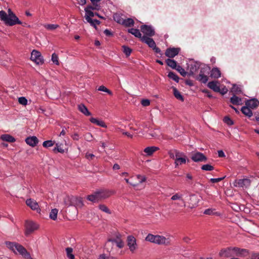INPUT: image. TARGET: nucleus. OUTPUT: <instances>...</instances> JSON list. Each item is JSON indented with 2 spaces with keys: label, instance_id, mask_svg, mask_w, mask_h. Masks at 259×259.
I'll use <instances>...</instances> for the list:
<instances>
[{
  "label": "nucleus",
  "instance_id": "obj_7",
  "mask_svg": "<svg viewBox=\"0 0 259 259\" xmlns=\"http://www.w3.org/2000/svg\"><path fill=\"white\" fill-rule=\"evenodd\" d=\"M251 181L248 179L235 180L233 182V185L235 187L248 188L250 186Z\"/></svg>",
  "mask_w": 259,
  "mask_h": 259
},
{
  "label": "nucleus",
  "instance_id": "obj_63",
  "mask_svg": "<svg viewBox=\"0 0 259 259\" xmlns=\"http://www.w3.org/2000/svg\"><path fill=\"white\" fill-rule=\"evenodd\" d=\"M141 104L143 106H148L150 105V102L148 99H143L141 101Z\"/></svg>",
  "mask_w": 259,
  "mask_h": 259
},
{
  "label": "nucleus",
  "instance_id": "obj_54",
  "mask_svg": "<svg viewBox=\"0 0 259 259\" xmlns=\"http://www.w3.org/2000/svg\"><path fill=\"white\" fill-rule=\"evenodd\" d=\"M176 152V149H171V150H170L168 152V155H169V156L170 158L175 160V158H176V156H175Z\"/></svg>",
  "mask_w": 259,
  "mask_h": 259
},
{
  "label": "nucleus",
  "instance_id": "obj_19",
  "mask_svg": "<svg viewBox=\"0 0 259 259\" xmlns=\"http://www.w3.org/2000/svg\"><path fill=\"white\" fill-rule=\"evenodd\" d=\"M26 143L31 147H34L38 143V140L35 136L27 137L25 140Z\"/></svg>",
  "mask_w": 259,
  "mask_h": 259
},
{
  "label": "nucleus",
  "instance_id": "obj_11",
  "mask_svg": "<svg viewBox=\"0 0 259 259\" xmlns=\"http://www.w3.org/2000/svg\"><path fill=\"white\" fill-rule=\"evenodd\" d=\"M127 242L130 251L133 252L137 247L136 238L133 236H128Z\"/></svg>",
  "mask_w": 259,
  "mask_h": 259
},
{
  "label": "nucleus",
  "instance_id": "obj_36",
  "mask_svg": "<svg viewBox=\"0 0 259 259\" xmlns=\"http://www.w3.org/2000/svg\"><path fill=\"white\" fill-rule=\"evenodd\" d=\"M135 22L132 18H127L123 20V23L122 25L125 27H131L134 25Z\"/></svg>",
  "mask_w": 259,
  "mask_h": 259
},
{
  "label": "nucleus",
  "instance_id": "obj_50",
  "mask_svg": "<svg viewBox=\"0 0 259 259\" xmlns=\"http://www.w3.org/2000/svg\"><path fill=\"white\" fill-rule=\"evenodd\" d=\"M201 169L206 171H211L214 169V167L210 164H204L201 166Z\"/></svg>",
  "mask_w": 259,
  "mask_h": 259
},
{
  "label": "nucleus",
  "instance_id": "obj_1",
  "mask_svg": "<svg viewBox=\"0 0 259 259\" xmlns=\"http://www.w3.org/2000/svg\"><path fill=\"white\" fill-rule=\"evenodd\" d=\"M0 18L2 21L5 22L6 24L9 26H13L16 24H22V22L10 9L8 10V15L5 11H1Z\"/></svg>",
  "mask_w": 259,
  "mask_h": 259
},
{
  "label": "nucleus",
  "instance_id": "obj_13",
  "mask_svg": "<svg viewBox=\"0 0 259 259\" xmlns=\"http://www.w3.org/2000/svg\"><path fill=\"white\" fill-rule=\"evenodd\" d=\"M26 204L27 206L30 207L31 209L36 210L37 212H40V209L39 207V205L34 200L31 198L28 199L26 201Z\"/></svg>",
  "mask_w": 259,
  "mask_h": 259
},
{
  "label": "nucleus",
  "instance_id": "obj_3",
  "mask_svg": "<svg viewBox=\"0 0 259 259\" xmlns=\"http://www.w3.org/2000/svg\"><path fill=\"white\" fill-rule=\"evenodd\" d=\"M231 248H228L227 249H222L219 255L221 257H229L230 256V250ZM237 255H243L244 253H246V250L244 249H240L238 247H234L232 249Z\"/></svg>",
  "mask_w": 259,
  "mask_h": 259
},
{
  "label": "nucleus",
  "instance_id": "obj_20",
  "mask_svg": "<svg viewBox=\"0 0 259 259\" xmlns=\"http://www.w3.org/2000/svg\"><path fill=\"white\" fill-rule=\"evenodd\" d=\"M207 87L215 92H220V87L218 85V82L211 81L208 83Z\"/></svg>",
  "mask_w": 259,
  "mask_h": 259
},
{
  "label": "nucleus",
  "instance_id": "obj_24",
  "mask_svg": "<svg viewBox=\"0 0 259 259\" xmlns=\"http://www.w3.org/2000/svg\"><path fill=\"white\" fill-rule=\"evenodd\" d=\"M159 149V148L155 146H151L145 148L144 150V152H145L147 155L150 156L152 155L154 152L156 151Z\"/></svg>",
  "mask_w": 259,
  "mask_h": 259
},
{
  "label": "nucleus",
  "instance_id": "obj_9",
  "mask_svg": "<svg viewBox=\"0 0 259 259\" xmlns=\"http://www.w3.org/2000/svg\"><path fill=\"white\" fill-rule=\"evenodd\" d=\"M209 70V68L207 67L201 68L200 73L197 77V79L202 83H206L208 80V77L205 73L206 71H207V73H208Z\"/></svg>",
  "mask_w": 259,
  "mask_h": 259
},
{
  "label": "nucleus",
  "instance_id": "obj_56",
  "mask_svg": "<svg viewBox=\"0 0 259 259\" xmlns=\"http://www.w3.org/2000/svg\"><path fill=\"white\" fill-rule=\"evenodd\" d=\"M224 121L228 125H232L233 124V120L228 116H225L224 118Z\"/></svg>",
  "mask_w": 259,
  "mask_h": 259
},
{
  "label": "nucleus",
  "instance_id": "obj_8",
  "mask_svg": "<svg viewBox=\"0 0 259 259\" xmlns=\"http://www.w3.org/2000/svg\"><path fill=\"white\" fill-rule=\"evenodd\" d=\"M141 31L148 37H151L155 35V30L152 26L147 25H142L140 27Z\"/></svg>",
  "mask_w": 259,
  "mask_h": 259
},
{
  "label": "nucleus",
  "instance_id": "obj_10",
  "mask_svg": "<svg viewBox=\"0 0 259 259\" xmlns=\"http://www.w3.org/2000/svg\"><path fill=\"white\" fill-rule=\"evenodd\" d=\"M191 159L195 162H206V157L202 153L197 152L192 154Z\"/></svg>",
  "mask_w": 259,
  "mask_h": 259
},
{
  "label": "nucleus",
  "instance_id": "obj_23",
  "mask_svg": "<svg viewBox=\"0 0 259 259\" xmlns=\"http://www.w3.org/2000/svg\"><path fill=\"white\" fill-rule=\"evenodd\" d=\"M93 5H89L88 6L84 9L85 12V14H87V12H92V10H99L101 8V6L97 4V3H94V4H92Z\"/></svg>",
  "mask_w": 259,
  "mask_h": 259
},
{
  "label": "nucleus",
  "instance_id": "obj_44",
  "mask_svg": "<svg viewBox=\"0 0 259 259\" xmlns=\"http://www.w3.org/2000/svg\"><path fill=\"white\" fill-rule=\"evenodd\" d=\"M156 235H154L151 234H149L146 237L145 240L152 243H155Z\"/></svg>",
  "mask_w": 259,
  "mask_h": 259
},
{
  "label": "nucleus",
  "instance_id": "obj_26",
  "mask_svg": "<svg viewBox=\"0 0 259 259\" xmlns=\"http://www.w3.org/2000/svg\"><path fill=\"white\" fill-rule=\"evenodd\" d=\"M128 32L132 34L135 37L140 38L141 40H142V37L143 36L142 35V34L139 29L136 28L128 29Z\"/></svg>",
  "mask_w": 259,
  "mask_h": 259
},
{
  "label": "nucleus",
  "instance_id": "obj_39",
  "mask_svg": "<svg viewBox=\"0 0 259 259\" xmlns=\"http://www.w3.org/2000/svg\"><path fill=\"white\" fill-rule=\"evenodd\" d=\"M186 162V156H184L182 157L179 158L178 159H176L175 163L176 166L181 165L182 164H185Z\"/></svg>",
  "mask_w": 259,
  "mask_h": 259
},
{
  "label": "nucleus",
  "instance_id": "obj_52",
  "mask_svg": "<svg viewBox=\"0 0 259 259\" xmlns=\"http://www.w3.org/2000/svg\"><path fill=\"white\" fill-rule=\"evenodd\" d=\"M52 61L56 65H59V62L58 60V55L56 53H53L52 55Z\"/></svg>",
  "mask_w": 259,
  "mask_h": 259
},
{
  "label": "nucleus",
  "instance_id": "obj_64",
  "mask_svg": "<svg viewBox=\"0 0 259 259\" xmlns=\"http://www.w3.org/2000/svg\"><path fill=\"white\" fill-rule=\"evenodd\" d=\"M191 240V238L188 236H185L183 238V241L187 243H190Z\"/></svg>",
  "mask_w": 259,
  "mask_h": 259
},
{
  "label": "nucleus",
  "instance_id": "obj_35",
  "mask_svg": "<svg viewBox=\"0 0 259 259\" xmlns=\"http://www.w3.org/2000/svg\"><path fill=\"white\" fill-rule=\"evenodd\" d=\"M211 76L215 78H218L221 76V71L218 68H212L211 71Z\"/></svg>",
  "mask_w": 259,
  "mask_h": 259
},
{
  "label": "nucleus",
  "instance_id": "obj_61",
  "mask_svg": "<svg viewBox=\"0 0 259 259\" xmlns=\"http://www.w3.org/2000/svg\"><path fill=\"white\" fill-rule=\"evenodd\" d=\"M225 177H222V178H212L210 180V181L212 183H218L225 178Z\"/></svg>",
  "mask_w": 259,
  "mask_h": 259
},
{
  "label": "nucleus",
  "instance_id": "obj_18",
  "mask_svg": "<svg viewBox=\"0 0 259 259\" xmlns=\"http://www.w3.org/2000/svg\"><path fill=\"white\" fill-rule=\"evenodd\" d=\"M115 245L113 241V238H109L108 239L105 243V249L109 252H111L113 251L114 246Z\"/></svg>",
  "mask_w": 259,
  "mask_h": 259
},
{
  "label": "nucleus",
  "instance_id": "obj_45",
  "mask_svg": "<svg viewBox=\"0 0 259 259\" xmlns=\"http://www.w3.org/2000/svg\"><path fill=\"white\" fill-rule=\"evenodd\" d=\"M44 27L48 30H53L56 29L57 28H58L59 25L57 24H45Z\"/></svg>",
  "mask_w": 259,
  "mask_h": 259
},
{
  "label": "nucleus",
  "instance_id": "obj_48",
  "mask_svg": "<svg viewBox=\"0 0 259 259\" xmlns=\"http://www.w3.org/2000/svg\"><path fill=\"white\" fill-rule=\"evenodd\" d=\"M54 144H55L54 141H53L51 140H48V141H46L42 143V146L44 147L48 148V147L53 146L54 145Z\"/></svg>",
  "mask_w": 259,
  "mask_h": 259
},
{
  "label": "nucleus",
  "instance_id": "obj_57",
  "mask_svg": "<svg viewBox=\"0 0 259 259\" xmlns=\"http://www.w3.org/2000/svg\"><path fill=\"white\" fill-rule=\"evenodd\" d=\"M232 92L236 93H240L241 90L240 88L237 85L234 84L232 88Z\"/></svg>",
  "mask_w": 259,
  "mask_h": 259
},
{
  "label": "nucleus",
  "instance_id": "obj_29",
  "mask_svg": "<svg viewBox=\"0 0 259 259\" xmlns=\"http://www.w3.org/2000/svg\"><path fill=\"white\" fill-rule=\"evenodd\" d=\"M90 121L94 124H96L97 125H99L100 126L103 127H106V125L105 122L102 120H99L97 118L92 117L90 118Z\"/></svg>",
  "mask_w": 259,
  "mask_h": 259
},
{
  "label": "nucleus",
  "instance_id": "obj_22",
  "mask_svg": "<svg viewBox=\"0 0 259 259\" xmlns=\"http://www.w3.org/2000/svg\"><path fill=\"white\" fill-rule=\"evenodd\" d=\"M190 68V75H193L197 72L200 67V65L197 62H194L189 66Z\"/></svg>",
  "mask_w": 259,
  "mask_h": 259
},
{
  "label": "nucleus",
  "instance_id": "obj_34",
  "mask_svg": "<svg viewBox=\"0 0 259 259\" xmlns=\"http://www.w3.org/2000/svg\"><path fill=\"white\" fill-rule=\"evenodd\" d=\"M166 64L172 69H176L178 65L177 64V62L170 59H167L165 60Z\"/></svg>",
  "mask_w": 259,
  "mask_h": 259
},
{
  "label": "nucleus",
  "instance_id": "obj_46",
  "mask_svg": "<svg viewBox=\"0 0 259 259\" xmlns=\"http://www.w3.org/2000/svg\"><path fill=\"white\" fill-rule=\"evenodd\" d=\"M18 243H14V242H6V245L7 246V247L10 248V249H11L12 250H13L14 252H15V248H16V245H17Z\"/></svg>",
  "mask_w": 259,
  "mask_h": 259
},
{
  "label": "nucleus",
  "instance_id": "obj_28",
  "mask_svg": "<svg viewBox=\"0 0 259 259\" xmlns=\"http://www.w3.org/2000/svg\"><path fill=\"white\" fill-rule=\"evenodd\" d=\"M54 152H60L63 153L65 152V148L64 145L62 143H57L56 144V147L53 149Z\"/></svg>",
  "mask_w": 259,
  "mask_h": 259
},
{
  "label": "nucleus",
  "instance_id": "obj_33",
  "mask_svg": "<svg viewBox=\"0 0 259 259\" xmlns=\"http://www.w3.org/2000/svg\"><path fill=\"white\" fill-rule=\"evenodd\" d=\"M72 199L73 200V205L79 207H81L83 205V202L81 198L72 196Z\"/></svg>",
  "mask_w": 259,
  "mask_h": 259
},
{
  "label": "nucleus",
  "instance_id": "obj_30",
  "mask_svg": "<svg viewBox=\"0 0 259 259\" xmlns=\"http://www.w3.org/2000/svg\"><path fill=\"white\" fill-rule=\"evenodd\" d=\"M230 102L233 105H241L242 104L241 99L235 95L231 98Z\"/></svg>",
  "mask_w": 259,
  "mask_h": 259
},
{
  "label": "nucleus",
  "instance_id": "obj_43",
  "mask_svg": "<svg viewBox=\"0 0 259 259\" xmlns=\"http://www.w3.org/2000/svg\"><path fill=\"white\" fill-rule=\"evenodd\" d=\"M58 210L56 208L52 209L50 213V218L53 220H56L57 217Z\"/></svg>",
  "mask_w": 259,
  "mask_h": 259
},
{
  "label": "nucleus",
  "instance_id": "obj_4",
  "mask_svg": "<svg viewBox=\"0 0 259 259\" xmlns=\"http://www.w3.org/2000/svg\"><path fill=\"white\" fill-rule=\"evenodd\" d=\"M30 59L37 65H42L44 63L41 53L35 50H33L31 52Z\"/></svg>",
  "mask_w": 259,
  "mask_h": 259
},
{
  "label": "nucleus",
  "instance_id": "obj_59",
  "mask_svg": "<svg viewBox=\"0 0 259 259\" xmlns=\"http://www.w3.org/2000/svg\"><path fill=\"white\" fill-rule=\"evenodd\" d=\"M137 177L139 180L140 183H142L146 181V178L145 176L138 175Z\"/></svg>",
  "mask_w": 259,
  "mask_h": 259
},
{
  "label": "nucleus",
  "instance_id": "obj_42",
  "mask_svg": "<svg viewBox=\"0 0 259 259\" xmlns=\"http://www.w3.org/2000/svg\"><path fill=\"white\" fill-rule=\"evenodd\" d=\"M114 20L118 23L120 24H122L123 23L124 19L122 18L120 15L118 14H115L113 15Z\"/></svg>",
  "mask_w": 259,
  "mask_h": 259
},
{
  "label": "nucleus",
  "instance_id": "obj_5",
  "mask_svg": "<svg viewBox=\"0 0 259 259\" xmlns=\"http://www.w3.org/2000/svg\"><path fill=\"white\" fill-rule=\"evenodd\" d=\"M38 228V225L32 221H27L25 222V235L28 236Z\"/></svg>",
  "mask_w": 259,
  "mask_h": 259
},
{
  "label": "nucleus",
  "instance_id": "obj_51",
  "mask_svg": "<svg viewBox=\"0 0 259 259\" xmlns=\"http://www.w3.org/2000/svg\"><path fill=\"white\" fill-rule=\"evenodd\" d=\"M123 52L127 56H128L132 53V49L128 47L123 46H122Z\"/></svg>",
  "mask_w": 259,
  "mask_h": 259
},
{
  "label": "nucleus",
  "instance_id": "obj_49",
  "mask_svg": "<svg viewBox=\"0 0 259 259\" xmlns=\"http://www.w3.org/2000/svg\"><path fill=\"white\" fill-rule=\"evenodd\" d=\"M98 90L100 91H102V92H106V93H108L110 95H113L112 92L110 90L108 89L107 88H106L105 86H104V85L100 86L99 87V88H98Z\"/></svg>",
  "mask_w": 259,
  "mask_h": 259
},
{
  "label": "nucleus",
  "instance_id": "obj_16",
  "mask_svg": "<svg viewBox=\"0 0 259 259\" xmlns=\"http://www.w3.org/2000/svg\"><path fill=\"white\" fill-rule=\"evenodd\" d=\"M141 41L148 45V46L152 49L155 47L156 44L155 41H154L153 39L150 38V37L143 35Z\"/></svg>",
  "mask_w": 259,
  "mask_h": 259
},
{
  "label": "nucleus",
  "instance_id": "obj_32",
  "mask_svg": "<svg viewBox=\"0 0 259 259\" xmlns=\"http://www.w3.org/2000/svg\"><path fill=\"white\" fill-rule=\"evenodd\" d=\"M173 94L175 98L181 101H184V97L181 95V93L175 88L172 87Z\"/></svg>",
  "mask_w": 259,
  "mask_h": 259
},
{
  "label": "nucleus",
  "instance_id": "obj_38",
  "mask_svg": "<svg viewBox=\"0 0 259 259\" xmlns=\"http://www.w3.org/2000/svg\"><path fill=\"white\" fill-rule=\"evenodd\" d=\"M73 196H67L64 199V203L66 206L73 205Z\"/></svg>",
  "mask_w": 259,
  "mask_h": 259
},
{
  "label": "nucleus",
  "instance_id": "obj_15",
  "mask_svg": "<svg viewBox=\"0 0 259 259\" xmlns=\"http://www.w3.org/2000/svg\"><path fill=\"white\" fill-rule=\"evenodd\" d=\"M15 250H16L20 254L22 255L25 257H29L30 256L29 253L27 252L26 249L21 245L18 243L16 245Z\"/></svg>",
  "mask_w": 259,
  "mask_h": 259
},
{
  "label": "nucleus",
  "instance_id": "obj_12",
  "mask_svg": "<svg viewBox=\"0 0 259 259\" xmlns=\"http://www.w3.org/2000/svg\"><path fill=\"white\" fill-rule=\"evenodd\" d=\"M155 243L158 245H169L170 244V240L163 236L156 235Z\"/></svg>",
  "mask_w": 259,
  "mask_h": 259
},
{
  "label": "nucleus",
  "instance_id": "obj_62",
  "mask_svg": "<svg viewBox=\"0 0 259 259\" xmlns=\"http://www.w3.org/2000/svg\"><path fill=\"white\" fill-rule=\"evenodd\" d=\"M98 259H116L115 257L113 256H107L105 254H101Z\"/></svg>",
  "mask_w": 259,
  "mask_h": 259
},
{
  "label": "nucleus",
  "instance_id": "obj_14",
  "mask_svg": "<svg viewBox=\"0 0 259 259\" xmlns=\"http://www.w3.org/2000/svg\"><path fill=\"white\" fill-rule=\"evenodd\" d=\"M180 51V48H169L166 50L165 55L169 58H174L179 54Z\"/></svg>",
  "mask_w": 259,
  "mask_h": 259
},
{
  "label": "nucleus",
  "instance_id": "obj_41",
  "mask_svg": "<svg viewBox=\"0 0 259 259\" xmlns=\"http://www.w3.org/2000/svg\"><path fill=\"white\" fill-rule=\"evenodd\" d=\"M167 76H168V77L169 78L173 79L174 80H175L177 82H178L179 81V76L175 73H174V72L170 71L168 73Z\"/></svg>",
  "mask_w": 259,
  "mask_h": 259
},
{
  "label": "nucleus",
  "instance_id": "obj_6",
  "mask_svg": "<svg viewBox=\"0 0 259 259\" xmlns=\"http://www.w3.org/2000/svg\"><path fill=\"white\" fill-rule=\"evenodd\" d=\"M94 17V12H87L85 14L84 18L87 21L93 26L95 28L97 29V25L100 24V21L97 19H93L92 17Z\"/></svg>",
  "mask_w": 259,
  "mask_h": 259
},
{
  "label": "nucleus",
  "instance_id": "obj_40",
  "mask_svg": "<svg viewBox=\"0 0 259 259\" xmlns=\"http://www.w3.org/2000/svg\"><path fill=\"white\" fill-rule=\"evenodd\" d=\"M67 256L69 259H74V255L72 254L73 249L71 247H67L66 248Z\"/></svg>",
  "mask_w": 259,
  "mask_h": 259
},
{
  "label": "nucleus",
  "instance_id": "obj_21",
  "mask_svg": "<svg viewBox=\"0 0 259 259\" xmlns=\"http://www.w3.org/2000/svg\"><path fill=\"white\" fill-rule=\"evenodd\" d=\"M115 245L119 248H122L124 247V242L120 238V235H117L115 238H113Z\"/></svg>",
  "mask_w": 259,
  "mask_h": 259
},
{
  "label": "nucleus",
  "instance_id": "obj_17",
  "mask_svg": "<svg viewBox=\"0 0 259 259\" xmlns=\"http://www.w3.org/2000/svg\"><path fill=\"white\" fill-rule=\"evenodd\" d=\"M258 105L259 101L256 99H252L245 102V105L252 109L256 108Z\"/></svg>",
  "mask_w": 259,
  "mask_h": 259
},
{
  "label": "nucleus",
  "instance_id": "obj_60",
  "mask_svg": "<svg viewBox=\"0 0 259 259\" xmlns=\"http://www.w3.org/2000/svg\"><path fill=\"white\" fill-rule=\"evenodd\" d=\"M176 159H178L179 158H181V157H183L184 156H186L184 153L183 152H180L179 151L176 150Z\"/></svg>",
  "mask_w": 259,
  "mask_h": 259
},
{
  "label": "nucleus",
  "instance_id": "obj_55",
  "mask_svg": "<svg viewBox=\"0 0 259 259\" xmlns=\"http://www.w3.org/2000/svg\"><path fill=\"white\" fill-rule=\"evenodd\" d=\"M19 103L23 105H26L27 104V100L24 97H21L18 99Z\"/></svg>",
  "mask_w": 259,
  "mask_h": 259
},
{
  "label": "nucleus",
  "instance_id": "obj_47",
  "mask_svg": "<svg viewBox=\"0 0 259 259\" xmlns=\"http://www.w3.org/2000/svg\"><path fill=\"white\" fill-rule=\"evenodd\" d=\"M176 69L181 74V75L185 77L187 74V72L185 71V69L183 68L181 66L178 65Z\"/></svg>",
  "mask_w": 259,
  "mask_h": 259
},
{
  "label": "nucleus",
  "instance_id": "obj_31",
  "mask_svg": "<svg viewBox=\"0 0 259 259\" xmlns=\"http://www.w3.org/2000/svg\"><path fill=\"white\" fill-rule=\"evenodd\" d=\"M1 138L3 141L10 143H13L16 141L15 139L13 137L8 134L3 135Z\"/></svg>",
  "mask_w": 259,
  "mask_h": 259
},
{
  "label": "nucleus",
  "instance_id": "obj_2",
  "mask_svg": "<svg viewBox=\"0 0 259 259\" xmlns=\"http://www.w3.org/2000/svg\"><path fill=\"white\" fill-rule=\"evenodd\" d=\"M113 194L111 191L106 189H102L95 192L93 194L88 196L87 199L93 202H97L105 199Z\"/></svg>",
  "mask_w": 259,
  "mask_h": 259
},
{
  "label": "nucleus",
  "instance_id": "obj_27",
  "mask_svg": "<svg viewBox=\"0 0 259 259\" xmlns=\"http://www.w3.org/2000/svg\"><path fill=\"white\" fill-rule=\"evenodd\" d=\"M241 111L242 112V113H243L245 115L248 116V117H250L252 116V112L250 110V108H249L246 105L243 106L241 108Z\"/></svg>",
  "mask_w": 259,
  "mask_h": 259
},
{
  "label": "nucleus",
  "instance_id": "obj_53",
  "mask_svg": "<svg viewBox=\"0 0 259 259\" xmlns=\"http://www.w3.org/2000/svg\"><path fill=\"white\" fill-rule=\"evenodd\" d=\"M99 209L102 211L105 212L107 213H110L109 209L107 208V207L106 205L104 204H101L99 206Z\"/></svg>",
  "mask_w": 259,
  "mask_h": 259
},
{
  "label": "nucleus",
  "instance_id": "obj_25",
  "mask_svg": "<svg viewBox=\"0 0 259 259\" xmlns=\"http://www.w3.org/2000/svg\"><path fill=\"white\" fill-rule=\"evenodd\" d=\"M78 109L79 111H80L86 116H90L91 115V112L88 110L87 107L83 104H81L78 105Z\"/></svg>",
  "mask_w": 259,
  "mask_h": 259
},
{
  "label": "nucleus",
  "instance_id": "obj_58",
  "mask_svg": "<svg viewBox=\"0 0 259 259\" xmlns=\"http://www.w3.org/2000/svg\"><path fill=\"white\" fill-rule=\"evenodd\" d=\"M214 210H215V209H213L211 208L206 209L204 211V213L205 214H207V215L213 214L214 213Z\"/></svg>",
  "mask_w": 259,
  "mask_h": 259
},
{
  "label": "nucleus",
  "instance_id": "obj_37",
  "mask_svg": "<svg viewBox=\"0 0 259 259\" xmlns=\"http://www.w3.org/2000/svg\"><path fill=\"white\" fill-rule=\"evenodd\" d=\"M171 199L172 200H179L182 201V204H183V206H185V202L184 199L182 198V194H180L179 193H176L171 197Z\"/></svg>",
  "mask_w": 259,
  "mask_h": 259
}]
</instances>
